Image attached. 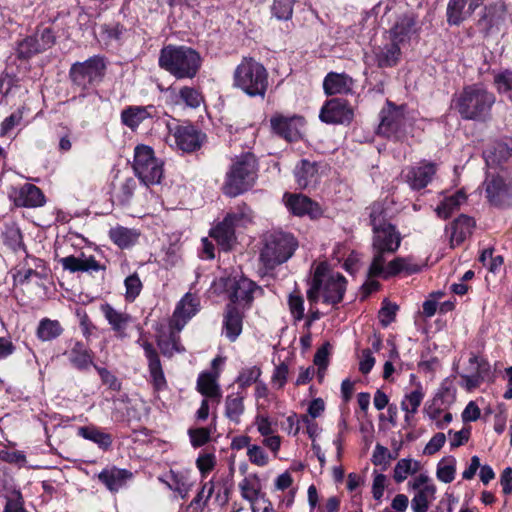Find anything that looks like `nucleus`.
<instances>
[{
    "mask_svg": "<svg viewBox=\"0 0 512 512\" xmlns=\"http://www.w3.org/2000/svg\"><path fill=\"white\" fill-rule=\"evenodd\" d=\"M136 186V181L132 177L120 179L117 184H114L113 197L120 204H127L131 200Z\"/></svg>",
    "mask_w": 512,
    "mask_h": 512,
    "instance_id": "obj_48",
    "label": "nucleus"
},
{
    "mask_svg": "<svg viewBox=\"0 0 512 512\" xmlns=\"http://www.w3.org/2000/svg\"><path fill=\"white\" fill-rule=\"evenodd\" d=\"M294 0H274L272 6L273 15L279 20H288L293 14Z\"/></svg>",
    "mask_w": 512,
    "mask_h": 512,
    "instance_id": "obj_58",
    "label": "nucleus"
},
{
    "mask_svg": "<svg viewBox=\"0 0 512 512\" xmlns=\"http://www.w3.org/2000/svg\"><path fill=\"white\" fill-rule=\"evenodd\" d=\"M346 290V279L338 272H332L325 263L317 265L307 290V299L311 305L322 297L326 304L335 305L342 301Z\"/></svg>",
    "mask_w": 512,
    "mask_h": 512,
    "instance_id": "obj_2",
    "label": "nucleus"
},
{
    "mask_svg": "<svg viewBox=\"0 0 512 512\" xmlns=\"http://www.w3.org/2000/svg\"><path fill=\"white\" fill-rule=\"evenodd\" d=\"M456 473V459L454 457H447L442 459L437 466V478L444 483H451L455 478Z\"/></svg>",
    "mask_w": 512,
    "mask_h": 512,
    "instance_id": "obj_54",
    "label": "nucleus"
},
{
    "mask_svg": "<svg viewBox=\"0 0 512 512\" xmlns=\"http://www.w3.org/2000/svg\"><path fill=\"white\" fill-rule=\"evenodd\" d=\"M369 209L370 223L372 225L373 231L377 230L378 228H383L384 226L390 224L388 222V211L383 203H373Z\"/></svg>",
    "mask_w": 512,
    "mask_h": 512,
    "instance_id": "obj_53",
    "label": "nucleus"
},
{
    "mask_svg": "<svg viewBox=\"0 0 512 512\" xmlns=\"http://www.w3.org/2000/svg\"><path fill=\"white\" fill-rule=\"evenodd\" d=\"M199 304V299L196 296L191 293L185 294L177 304L173 313L170 321L171 328L175 329L177 332L181 331L188 320L198 312Z\"/></svg>",
    "mask_w": 512,
    "mask_h": 512,
    "instance_id": "obj_19",
    "label": "nucleus"
},
{
    "mask_svg": "<svg viewBox=\"0 0 512 512\" xmlns=\"http://www.w3.org/2000/svg\"><path fill=\"white\" fill-rule=\"evenodd\" d=\"M419 469V462L412 459H401L397 462L394 468V480L401 483L407 479L411 474H414Z\"/></svg>",
    "mask_w": 512,
    "mask_h": 512,
    "instance_id": "obj_52",
    "label": "nucleus"
},
{
    "mask_svg": "<svg viewBox=\"0 0 512 512\" xmlns=\"http://www.w3.org/2000/svg\"><path fill=\"white\" fill-rule=\"evenodd\" d=\"M157 343L161 353L164 356L171 357L174 355V353H180L184 351V348L180 345L179 337L173 331L170 333V336L167 340L159 338Z\"/></svg>",
    "mask_w": 512,
    "mask_h": 512,
    "instance_id": "obj_55",
    "label": "nucleus"
},
{
    "mask_svg": "<svg viewBox=\"0 0 512 512\" xmlns=\"http://www.w3.org/2000/svg\"><path fill=\"white\" fill-rule=\"evenodd\" d=\"M294 175L298 186L306 189L318 181V169L315 162L303 159L294 169Z\"/></svg>",
    "mask_w": 512,
    "mask_h": 512,
    "instance_id": "obj_32",
    "label": "nucleus"
},
{
    "mask_svg": "<svg viewBox=\"0 0 512 512\" xmlns=\"http://www.w3.org/2000/svg\"><path fill=\"white\" fill-rule=\"evenodd\" d=\"M105 68L104 58L93 56L84 62L74 63L70 68L69 76L75 85L86 89L102 79Z\"/></svg>",
    "mask_w": 512,
    "mask_h": 512,
    "instance_id": "obj_9",
    "label": "nucleus"
},
{
    "mask_svg": "<svg viewBox=\"0 0 512 512\" xmlns=\"http://www.w3.org/2000/svg\"><path fill=\"white\" fill-rule=\"evenodd\" d=\"M166 92L167 103L172 106H185L196 109L204 102L202 93L195 87L183 86L179 89L169 87Z\"/></svg>",
    "mask_w": 512,
    "mask_h": 512,
    "instance_id": "obj_17",
    "label": "nucleus"
},
{
    "mask_svg": "<svg viewBox=\"0 0 512 512\" xmlns=\"http://www.w3.org/2000/svg\"><path fill=\"white\" fill-rule=\"evenodd\" d=\"M373 259L369 267L368 275L382 271L381 265L386 263V254L395 253L400 247L402 237L396 227L388 224L383 228L373 231Z\"/></svg>",
    "mask_w": 512,
    "mask_h": 512,
    "instance_id": "obj_7",
    "label": "nucleus"
},
{
    "mask_svg": "<svg viewBox=\"0 0 512 512\" xmlns=\"http://www.w3.org/2000/svg\"><path fill=\"white\" fill-rule=\"evenodd\" d=\"M442 400L440 398H434L429 405L424 408V413L427 417L432 420L438 429H444L452 421V414L445 412L443 417L441 414L443 410L441 408Z\"/></svg>",
    "mask_w": 512,
    "mask_h": 512,
    "instance_id": "obj_44",
    "label": "nucleus"
},
{
    "mask_svg": "<svg viewBox=\"0 0 512 512\" xmlns=\"http://www.w3.org/2000/svg\"><path fill=\"white\" fill-rule=\"evenodd\" d=\"M415 26L416 20L414 17L407 15L400 17L390 29V39L399 45L409 41L411 36L416 33Z\"/></svg>",
    "mask_w": 512,
    "mask_h": 512,
    "instance_id": "obj_33",
    "label": "nucleus"
},
{
    "mask_svg": "<svg viewBox=\"0 0 512 512\" xmlns=\"http://www.w3.org/2000/svg\"><path fill=\"white\" fill-rule=\"evenodd\" d=\"M269 74L263 64L251 57H244L233 73V86L249 97L264 99Z\"/></svg>",
    "mask_w": 512,
    "mask_h": 512,
    "instance_id": "obj_4",
    "label": "nucleus"
},
{
    "mask_svg": "<svg viewBox=\"0 0 512 512\" xmlns=\"http://www.w3.org/2000/svg\"><path fill=\"white\" fill-rule=\"evenodd\" d=\"M55 44V35L49 27H39L33 35L18 42L16 55L19 59H29L35 54L42 53Z\"/></svg>",
    "mask_w": 512,
    "mask_h": 512,
    "instance_id": "obj_10",
    "label": "nucleus"
},
{
    "mask_svg": "<svg viewBox=\"0 0 512 512\" xmlns=\"http://www.w3.org/2000/svg\"><path fill=\"white\" fill-rule=\"evenodd\" d=\"M14 202L19 207L36 208L44 205L45 197L40 188L26 183L15 192Z\"/></svg>",
    "mask_w": 512,
    "mask_h": 512,
    "instance_id": "obj_25",
    "label": "nucleus"
},
{
    "mask_svg": "<svg viewBox=\"0 0 512 512\" xmlns=\"http://www.w3.org/2000/svg\"><path fill=\"white\" fill-rule=\"evenodd\" d=\"M506 12L507 6L505 2L502 0L495 1L484 7L479 25L488 32L503 22Z\"/></svg>",
    "mask_w": 512,
    "mask_h": 512,
    "instance_id": "obj_29",
    "label": "nucleus"
},
{
    "mask_svg": "<svg viewBox=\"0 0 512 512\" xmlns=\"http://www.w3.org/2000/svg\"><path fill=\"white\" fill-rule=\"evenodd\" d=\"M158 480L164 483L170 490L176 492L182 499L188 497L192 484L188 471L170 470L161 475Z\"/></svg>",
    "mask_w": 512,
    "mask_h": 512,
    "instance_id": "obj_24",
    "label": "nucleus"
},
{
    "mask_svg": "<svg viewBox=\"0 0 512 512\" xmlns=\"http://www.w3.org/2000/svg\"><path fill=\"white\" fill-rule=\"evenodd\" d=\"M297 241L293 235L282 231L273 232L266 236L260 259L264 266L273 269L286 262L294 253Z\"/></svg>",
    "mask_w": 512,
    "mask_h": 512,
    "instance_id": "obj_6",
    "label": "nucleus"
},
{
    "mask_svg": "<svg viewBox=\"0 0 512 512\" xmlns=\"http://www.w3.org/2000/svg\"><path fill=\"white\" fill-rule=\"evenodd\" d=\"M512 156V138H502L491 144L484 151V157L488 165H500Z\"/></svg>",
    "mask_w": 512,
    "mask_h": 512,
    "instance_id": "obj_27",
    "label": "nucleus"
},
{
    "mask_svg": "<svg viewBox=\"0 0 512 512\" xmlns=\"http://www.w3.org/2000/svg\"><path fill=\"white\" fill-rule=\"evenodd\" d=\"M158 110L154 105L128 106L121 112V122L131 130H136L147 119L156 117Z\"/></svg>",
    "mask_w": 512,
    "mask_h": 512,
    "instance_id": "obj_21",
    "label": "nucleus"
},
{
    "mask_svg": "<svg viewBox=\"0 0 512 512\" xmlns=\"http://www.w3.org/2000/svg\"><path fill=\"white\" fill-rule=\"evenodd\" d=\"M65 355L71 365L78 370L84 371L94 366L93 352L80 341H75Z\"/></svg>",
    "mask_w": 512,
    "mask_h": 512,
    "instance_id": "obj_28",
    "label": "nucleus"
},
{
    "mask_svg": "<svg viewBox=\"0 0 512 512\" xmlns=\"http://www.w3.org/2000/svg\"><path fill=\"white\" fill-rule=\"evenodd\" d=\"M437 165L433 162L422 161L417 166L409 167L404 172V179L413 190L425 188L433 179Z\"/></svg>",
    "mask_w": 512,
    "mask_h": 512,
    "instance_id": "obj_16",
    "label": "nucleus"
},
{
    "mask_svg": "<svg viewBox=\"0 0 512 512\" xmlns=\"http://www.w3.org/2000/svg\"><path fill=\"white\" fill-rule=\"evenodd\" d=\"M284 202L288 210L296 216L308 215L310 218H317L322 215L320 205L302 194H284Z\"/></svg>",
    "mask_w": 512,
    "mask_h": 512,
    "instance_id": "obj_18",
    "label": "nucleus"
},
{
    "mask_svg": "<svg viewBox=\"0 0 512 512\" xmlns=\"http://www.w3.org/2000/svg\"><path fill=\"white\" fill-rule=\"evenodd\" d=\"M381 268L382 271L373 272L370 277H382L384 279H388L400 272L413 274L420 270L419 265L413 263L410 257H396L390 262L382 264Z\"/></svg>",
    "mask_w": 512,
    "mask_h": 512,
    "instance_id": "obj_23",
    "label": "nucleus"
},
{
    "mask_svg": "<svg viewBox=\"0 0 512 512\" xmlns=\"http://www.w3.org/2000/svg\"><path fill=\"white\" fill-rule=\"evenodd\" d=\"M257 178V160L251 153L243 154L231 164L226 173L222 191L229 197H236L250 189Z\"/></svg>",
    "mask_w": 512,
    "mask_h": 512,
    "instance_id": "obj_5",
    "label": "nucleus"
},
{
    "mask_svg": "<svg viewBox=\"0 0 512 512\" xmlns=\"http://www.w3.org/2000/svg\"><path fill=\"white\" fill-rule=\"evenodd\" d=\"M257 290H260V288L246 277H240L238 280H234L231 286V304L241 301L250 303L253 299V293Z\"/></svg>",
    "mask_w": 512,
    "mask_h": 512,
    "instance_id": "obj_35",
    "label": "nucleus"
},
{
    "mask_svg": "<svg viewBox=\"0 0 512 512\" xmlns=\"http://www.w3.org/2000/svg\"><path fill=\"white\" fill-rule=\"evenodd\" d=\"M326 94H345L351 91L352 79L345 74L329 73L323 82Z\"/></svg>",
    "mask_w": 512,
    "mask_h": 512,
    "instance_id": "obj_36",
    "label": "nucleus"
},
{
    "mask_svg": "<svg viewBox=\"0 0 512 512\" xmlns=\"http://www.w3.org/2000/svg\"><path fill=\"white\" fill-rule=\"evenodd\" d=\"M242 220L243 212L229 213L221 223L211 230L210 236L216 240L222 250L228 251L232 248L236 240L235 226Z\"/></svg>",
    "mask_w": 512,
    "mask_h": 512,
    "instance_id": "obj_13",
    "label": "nucleus"
},
{
    "mask_svg": "<svg viewBox=\"0 0 512 512\" xmlns=\"http://www.w3.org/2000/svg\"><path fill=\"white\" fill-rule=\"evenodd\" d=\"M3 512H26L22 496L19 492H14L6 498Z\"/></svg>",
    "mask_w": 512,
    "mask_h": 512,
    "instance_id": "obj_64",
    "label": "nucleus"
},
{
    "mask_svg": "<svg viewBox=\"0 0 512 512\" xmlns=\"http://www.w3.org/2000/svg\"><path fill=\"white\" fill-rule=\"evenodd\" d=\"M78 435L97 444L104 450L109 449L113 442L110 434L101 431L95 426H83L78 428Z\"/></svg>",
    "mask_w": 512,
    "mask_h": 512,
    "instance_id": "obj_42",
    "label": "nucleus"
},
{
    "mask_svg": "<svg viewBox=\"0 0 512 512\" xmlns=\"http://www.w3.org/2000/svg\"><path fill=\"white\" fill-rule=\"evenodd\" d=\"M169 130L168 141L183 152L198 150L205 138L195 126L191 124L178 125L167 123Z\"/></svg>",
    "mask_w": 512,
    "mask_h": 512,
    "instance_id": "obj_11",
    "label": "nucleus"
},
{
    "mask_svg": "<svg viewBox=\"0 0 512 512\" xmlns=\"http://www.w3.org/2000/svg\"><path fill=\"white\" fill-rule=\"evenodd\" d=\"M473 13H468V6L464 0H449L446 9L447 23L459 26Z\"/></svg>",
    "mask_w": 512,
    "mask_h": 512,
    "instance_id": "obj_41",
    "label": "nucleus"
},
{
    "mask_svg": "<svg viewBox=\"0 0 512 512\" xmlns=\"http://www.w3.org/2000/svg\"><path fill=\"white\" fill-rule=\"evenodd\" d=\"M424 397L425 392L421 385H418L414 390L407 392L404 395L401 401V409L405 412L406 422H409L410 419L418 412V408L420 407Z\"/></svg>",
    "mask_w": 512,
    "mask_h": 512,
    "instance_id": "obj_40",
    "label": "nucleus"
},
{
    "mask_svg": "<svg viewBox=\"0 0 512 512\" xmlns=\"http://www.w3.org/2000/svg\"><path fill=\"white\" fill-rule=\"evenodd\" d=\"M470 374L462 375L466 382V387L471 390L480 385L484 377L489 373V363L476 355L469 358Z\"/></svg>",
    "mask_w": 512,
    "mask_h": 512,
    "instance_id": "obj_30",
    "label": "nucleus"
},
{
    "mask_svg": "<svg viewBox=\"0 0 512 512\" xmlns=\"http://www.w3.org/2000/svg\"><path fill=\"white\" fill-rule=\"evenodd\" d=\"M270 123L273 131L287 141L297 140L300 136L299 126L302 124L301 118H287L282 115H276L271 118Z\"/></svg>",
    "mask_w": 512,
    "mask_h": 512,
    "instance_id": "obj_22",
    "label": "nucleus"
},
{
    "mask_svg": "<svg viewBox=\"0 0 512 512\" xmlns=\"http://www.w3.org/2000/svg\"><path fill=\"white\" fill-rule=\"evenodd\" d=\"M288 306L290 313L295 321H300L304 317V299L298 292H293L288 297Z\"/></svg>",
    "mask_w": 512,
    "mask_h": 512,
    "instance_id": "obj_60",
    "label": "nucleus"
},
{
    "mask_svg": "<svg viewBox=\"0 0 512 512\" xmlns=\"http://www.w3.org/2000/svg\"><path fill=\"white\" fill-rule=\"evenodd\" d=\"M319 117L328 124H344L352 120L353 111L346 100L335 98L325 103Z\"/></svg>",
    "mask_w": 512,
    "mask_h": 512,
    "instance_id": "obj_15",
    "label": "nucleus"
},
{
    "mask_svg": "<svg viewBox=\"0 0 512 512\" xmlns=\"http://www.w3.org/2000/svg\"><path fill=\"white\" fill-rule=\"evenodd\" d=\"M62 268L70 273L85 272L93 273L104 270L93 255H86L81 252L78 256L70 255L59 259Z\"/></svg>",
    "mask_w": 512,
    "mask_h": 512,
    "instance_id": "obj_20",
    "label": "nucleus"
},
{
    "mask_svg": "<svg viewBox=\"0 0 512 512\" xmlns=\"http://www.w3.org/2000/svg\"><path fill=\"white\" fill-rule=\"evenodd\" d=\"M219 374L217 372H203L197 379V390L206 398L215 399L220 402L222 393L218 384Z\"/></svg>",
    "mask_w": 512,
    "mask_h": 512,
    "instance_id": "obj_34",
    "label": "nucleus"
},
{
    "mask_svg": "<svg viewBox=\"0 0 512 512\" xmlns=\"http://www.w3.org/2000/svg\"><path fill=\"white\" fill-rule=\"evenodd\" d=\"M109 237L114 244L123 249L134 245L139 238V233L134 229L117 226L110 229Z\"/></svg>",
    "mask_w": 512,
    "mask_h": 512,
    "instance_id": "obj_43",
    "label": "nucleus"
},
{
    "mask_svg": "<svg viewBox=\"0 0 512 512\" xmlns=\"http://www.w3.org/2000/svg\"><path fill=\"white\" fill-rule=\"evenodd\" d=\"M131 473L125 469H104L98 475L99 480L112 492L118 491L125 481L131 477Z\"/></svg>",
    "mask_w": 512,
    "mask_h": 512,
    "instance_id": "obj_37",
    "label": "nucleus"
},
{
    "mask_svg": "<svg viewBox=\"0 0 512 512\" xmlns=\"http://www.w3.org/2000/svg\"><path fill=\"white\" fill-rule=\"evenodd\" d=\"M124 284H125V288H126V292H125L126 300H128L130 302L134 301L138 297V295L140 294V292L142 290V282H141L139 276L136 273L128 276L125 279Z\"/></svg>",
    "mask_w": 512,
    "mask_h": 512,
    "instance_id": "obj_59",
    "label": "nucleus"
},
{
    "mask_svg": "<svg viewBox=\"0 0 512 512\" xmlns=\"http://www.w3.org/2000/svg\"><path fill=\"white\" fill-rule=\"evenodd\" d=\"M101 36L106 42L120 40L123 33V26L120 24H105L101 26Z\"/></svg>",
    "mask_w": 512,
    "mask_h": 512,
    "instance_id": "obj_62",
    "label": "nucleus"
},
{
    "mask_svg": "<svg viewBox=\"0 0 512 512\" xmlns=\"http://www.w3.org/2000/svg\"><path fill=\"white\" fill-rule=\"evenodd\" d=\"M261 376V369L258 366H251L243 368L237 379L236 383L240 388L245 389L251 386L254 383L258 382L259 377Z\"/></svg>",
    "mask_w": 512,
    "mask_h": 512,
    "instance_id": "obj_56",
    "label": "nucleus"
},
{
    "mask_svg": "<svg viewBox=\"0 0 512 512\" xmlns=\"http://www.w3.org/2000/svg\"><path fill=\"white\" fill-rule=\"evenodd\" d=\"M397 310L398 306L396 304H392L389 302L384 303L383 307L380 309L378 313L380 323L384 327L390 325L395 320Z\"/></svg>",
    "mask_w": 512,
    "mask_h": 512,
    "instance_id": "obj_63",
    "label": "nucleus"
},
{
    "mask_svg": "<svg viewBox=\"0 0 512 512\" xmlns=\"http://www.w3.org/2000/svg\"><path fill=\"white\" fill-rule=\"evenodd\" d=\"M474 226L475 221L467 215H460L455 219L452 223V232L450 236L452 245L461 244L468 236L471 235Z\"/></svg>",
    "mask_w": 512,
    "mask_h": 512,
    "instance_id": "obj_39",
    "label": "nucleus"
},
{
    "mask_svg": "<svg viewBox=\"0 0 512 512\" xmlns=\"http://www.w3.org/2000/svg\"><path fill=\"white\" fill-rule=\"evenodd\" d=\"M244 394L237 392L229 394L225 400V416L235 423L240 421L241 415L244 413Z\"/></svg>",
    "mask_w": 512,
    "mask_h": 512,
    "instance_id": "obj_46",
    "label": "nucleus"
},
{
    "mask_svg": "<svg viewBox=\"0 0 512 512\" xmlns=\"http://www.w3.org/2000/svg\"><path fill=\"white\" fill-rule=\"evenodd\" d=\"M247 457L250 463L259 467H264L269 463V456L266 451L256 444L248 447Z\"/></svg>",
    "mask_w": 512,
    "mask_h": 512,
    "instance_id": "obj_61",
    "label": "nucleus"
},
{
    "mask_svg": "<svg viewBox=\"0 0 512 512\" xmlns=\"http://www.w3.org/2000/svg\"><path fill=\"white\" fill-rule=\"evenodd\" d=\"M485 191L487 198L493 204H498L500 198L507 194L508 186L499 175H489L485 181Z\"/></svg>",
    "mask_w": 512,
    "mask_h": 512,
    "instance_id": "obj_45",
    "label": "nucleus"
},
{
    "mask_svg": "<svg viewBox=\"0 0 512 512\" xmlns=\"http://www.w3.org/2000/svg\"><path fill=\"white\" fill-rule=\"evenodd\" d=\"M214 491V484L212 481L205 483L202 489L191 501L189 508H193L195 512H202L203 506L206 504L208 499L211 497Z\"/></svg>",
    "mask_w": 512,
    "mask_h": 512,
    "instance_id": "obj_57",
    "label": "nucleus"
},
{
    "mask_svg": "<svg viewBox=\"0 0 512 512\" xmlns=\"http://www.w3.org/2000/svg\"><path fill=\"white\" fill-rule=\"evenodd\" d=\"M159 66L176 79H192L201 66L199 53L187 46L167 45L160 51Z\"/></svg>",
    "mask_w": 512,
    "mask_h": 512,
    "instance_id": "obj_3",
    "label": "nucleus"
},
{
    "mask_svg": "<svg viewBox=\"0 0 512 512\" xmlns=\"http://www.w3.org/2000/svg\"><path fill=\"white\" fill-rule=\"evenodd\" d=\"M380 118L378 134L387 138L393 137L398 139L401 137L406 125L404 108L402 106L397 107L388 102L387 106L381 110Z\"/></svg>",
    "mask_w": 512,
    "mask_h": 512,
    "instance_id": "obj_12",
    "label": "nucleus"
},
{
    "mask_svg": "<svg viewBox=\"0 0 512 512\" xmlns=\"http://www.w3.org/2000/svg\"><path fill=\"white\" fill-rule=\"evenodd\" d=\"M435 493V486H425L417 491L411 501L412 510L414 512H426L429 508V502L435 497Z\"/></svg>",
    "mask_w": 512,
    "mask_h": 512,
    "instance_id": "obj_49",
    "label": "nucleus"
},
{
    "mask_svg": "<svg viewBox=\"0 0 512 512\" xmlns=\"http://www.w3.org/2000/svg\"><path fill=\"white\" fill-rule=\"evenodd\" d=\"M137 344L143 348L145 357L148 360V369L155 390H164L167 387V381L156 349L153 347L152 343L143 336H140L137 340Z\"/></svg>",
    "mask_w": 512,
    "mask_h": 512,
    "instance_id": "obj_14",
    "label": "nucleus"
},
{
    "mask_svg": "<svg viewBox=\"0 0 512 512\" xmlns=\"http://www.w3.org/2000/svg\"><path fill=\"white\" fill-rule=\"evenodd\" d=\"M496 102L493 92L482 83L466 85L454 98V107L464 120L484 122Z\"/></svg>",
    "mask_w": 512,
    "mask_h": 512,
    "instance_id": "obj_1",
    "label": "nucleus"
},
{
    "mask_svg": "<svg viewBox=\"0 0 512 512\" xmlns=\"http://www.w3.org/2000/svg\"><path fill=\"white\" fill-rule=\"evenodd\" d=\"M465 201L466 195L462 191H457L455 194L445 197L443 201L437 206L435 212L440 218L447 219Z\"/></svg>",
    "mask_w": 512,
    "mask_h": 512,
    "instance_id": "obj_47",
    "label": "nucleus"
},
{
    "mask_svg": "<svg viewBox=\"0 0 512 512\" xmlns=\"http://www.w3.org/2000/svg\"><path fill=\"white\" fill-rule=\"evenodd\" d=\"M63 332L60 323L57 320L43 319L37 328V336L42 341H51Z\"/></svg>",
    "mask_w": 512,
    "mask_h": 512,
    "instance_id": "obj_50",
    "label": "nucleus"
},
{
    "mask_svg": "<svg viewBox=\"0 0 512 512\" xmlns=\"http://www.w3.org/2000/svg\"><path fill=\"white\" fill-rule=\"evenodd\" d=\"M101 311L117 336L120 338L126 337V328L132 320L131 316L125 312L114 309L110 304L102 305Z\"/></svg>",
    "mask_w": 512,
    "mask_h": 512,
    "instance_id": "obj_31",
    "label": "nucleus"
},
{
    "mask_svg": "<svg viewBox=\"0 0 512 512\" xmlns=\"http://www.w3.org/2000/svg\"><path fill=\"white\" fill-rule=\"evenodd\" d=\"M243 313L234 305L228 304L223 317V334L235 341L242 332Z\"/></svg>",
    "mask_w": 512,
    "mask_h": 512,
    "instance_id": "obj_26",
    "label": "nucleus"
},
{
    "mask_svg": "<svg viewBox=\"0 0 512 512\" xmlns=\"http://www.w3.org/2000/svg\"><path fill=\"white\" fill-rule=\"evenodd\" d=\"M133 169L147 186L160 183L163 177V162L155 157L154 150L147 145L135 147Z\"/></svg>",
    "mask_w": 512,
    "mask_h": 512,
    "instance_id": "obj_8",
    "label": "nucleus"
},
{
    "mask_svg": "<svg viewBox=\"0 0 512 512\" xmlns=\"http://www.w3.org/2000/svg\"><path fill=\"white\" fill-rule=\"evenodd\" d=\"M401 55L400 45L392 41L385 44L383 47H379L375 51V58L377 65L380 68H387L395 66Z\"/></svg>",
    "mask_w": 512,
    "mask_h": 512,
    "instance_id": "obj_38",
    "label": "nucleus"
},
{
    "mask_svg": "<svg viewBox=\"0 0 512 512\" xmlns=\"http://www.w3.org/2000/svg\"><path fill=\"white\" fill-rule=\"evenodd\" d=\"M239 490L241 497L248 501L251 504L259 500L261 497L265 495L261 493V488L259 484L251 481L249 478L245 477L242 481L239 482Z\"/></svg>",
    "mask_w": 512,
    "mask_h": 512,
    "instance_id": "obj_51",
    "label": "nucleus"
}]
</instances>
